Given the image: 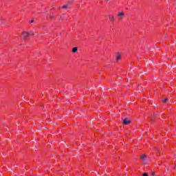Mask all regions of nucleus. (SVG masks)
<instances>
[{"mask_svg":"<svg viewBox=\"0 0 176 176\" xmlns=\"http://www.w3.org/2000/svg\"><path fill=\"white\" fill-rule=\"evenodd\" d=\"M30 36V32H22V39L23 41H27V38Z\"/></svg>","mask_w":176,"mask_h":176,"instance_id":"f257e3e1","label":"nucleus"},{"mask_svg":"<svg viewBox=\"0 0 176 176\" xmlns=\"http://www.w3.org/2000/svg\"><path fill=\"white\" fill-rule=\"evenodd\" d=\"M122 120L124 124H130V123H131V120L128 118H126V119L122 118Z\"/></svg>","mask_w":176,"mask_h":176,"instance_id":"f03ea898","label":"nucleus"},{"mask_svg":"<svg viewBox=\"0 0 176 176\" xmlns=\"http://www.w3.org/2000/svg\"><path fill=\"white\" fill-rule=\"evenodd\" d=\"M140 159L146 162L148 160L146 155H140Z\"/></svg>","mask_w":176,"mask_h":176,"instance_id":"7ed1b4c3","label":"nucleus"},{"mask_svg":"<svg viewBox=\"0 0 176 176\" xmlns=\"http://www.w3.org/2000/svg\"><path fill=\"white\" fill-rule=\"evenodd\" d=\"M118 16L120 17V19H123V17L124 16V12H118Z\"/></svg>","mask_w":176,"mask_h":176,"instance_id":"20e7f679","label":"nucleus"},{"mask_svg":"<svg viewBox=\"0 0 176 176\" xmlns=\"http://www.w3.org/2000/svg\"><path fill=\"white\" fill-rule=\"evenodd\" d=\"M109 19L111 21H115V16L113 15L109 14Z\"/></svg>","mask_w":176,"mask_h":176,"instance_id":"39448f33","label":"nucleus"},{"mask_svg":"<svg viewBox=\"0 0 176 176\" xmlns=\"http://www.w3.org/2000/svg\"><path fill=\"white\" fill-rule=\"evenodd\" d=\"M4 21H5V19H4L0 18V23H1V24L2 25H5Z\"/></svg>","mask_w":176,"mask_h":176,"instance_id":"423d86ee","label":"nucleus"},{"mask_svg":"<svg viewBox=\"0 0 176 176\" xmlns=\"http://www.w3.org/2000/svg\"><path fill=\"white\" fill-rule=\"evenodd\" d=\"M122 58V56H120V54L118 53L116 61H119Z\"/></svg>","mask_w":176,"mask_h":176,"instance_id":"0eeeda50","label":"nucleus"},{"mask_svg":"<svg viewBox=\"0 0 176 176\" xmlns=\"http://www.w3.org/2000/svg\"><path fill=\"white\" fill-rule=\"evenodd\" d=\"M72 52L73 53H76V52H78V47H75L72 49Z\"/></svg>","mask_w":176,"mask_h":176,"instance_id":"6e6552de","label":"nucleus"},{"mask_svg":"<svg viewBox=\"0 0 176 176\" xmlns=\"http://www.w3.org/2000/svg\"><path fill=\"white\" fill-rule=\"evenodd\" d=\"M69 7V4H66V5L63 6L62 7V9H68Z\"/></svg>","mask_w":176,"mask_h":176,"instance_id":"1a4fd4ad","label":"nucleus"},{"mask_svg":"<svg viewBox=\"0 0 176 176\" xmlns=\"http://www.w3.org/2000/svg\"><path fill=\"white\" fill-rule=\"evenodd\" d=\"M167 101H168V98H165L162 100V102H163L164 104H166V102H167Z\"/></svg>","mask_w":176,"mask_h":176,"instance_id":"9d476101","label":"nucleus"},{"mask_svg":"<svg viewBox=\"0 0 176 176\" xmlns=\"http://www.w3.org/2000/svg\"><path fill=\"white\" fill-rule=\"evenodd\" d=\"M142 176H149V175H148L146 173H142Z\"/></svg>","mask_w":176,"mask_h":176,"instance_id":"9b49d317","label":"nucleus"},{"mask_svg":"<svg viewBox=\"0 0 176 176\" xmlns=\"http://www.w3.org/2000/svg\"><path fill=\"white\" fill-rule=\"evenodd\" d=\"M50 19H54V15H50Z\"/></svg>","mask_w":176,"mask_h":176,"instance_id":"f8f14e48","label":"nucleus"},{"mask_svg":"<svg viewBox=\"0 0 176 176\" xmlns=\"http://www.w3.org/2000/svg\"><path fill=\"white\" fill-rule=\"evenodd\" d=\"M152 175H153V176H155V175H156V174H155L154 172H153V173H152Z\"/></svg>","mask_w":176,"mask_h":176,"instance_id":"ddd939ff","label":"nucleus"},{"mask_svg":"<svg viewBox=\"0 0 176 176\" xmlns=\"http://www.w3.org/2000/svg\"><path fill=\"white\" fill-rule=\"evenodd\" d=\"M31 34H32V35L33 36L35 35V33H34V32H32Z\"/></svg>","mask_w":176,"mask_h":176,"instance_id":"4468645a","label":"nucleus"},{"mask_svg":"<svg viewBox=\"0 0 176 176\" xmlns=\"http://www.w3.org/2000/svg\"><path fill=\"white\" fill-rule=\"evenodd\" d=\"M30 23H34V20L30 21Z\"/></svg>","mask_w":176,"mask_h":176,"instance_id":"2eb2a0df","label":"nucleus"},{"mask_svg":"<svg viewBox=\"0 0 176 176\" xmlns=\"http://www.w3.org/2000/svg\"><path fill=\"white\" fill-rule=\"evenodd\" d=\"M174 168H176V165L174 166Z\"/></svg>","mask_w":176,"mask_h":176,"instance_id":"dca6fc26","label":"nucleus"},{"mask_svg":"<svg viewBox=\"0 0 176 176\" xmlns=\"http://www.w3.org/2000/svg\"><path fill=\"white\" fill-rule=\"evenodd\" d=\"M157 151H159V149L157 148Z\"/></svg>","mask_w":176,"mask_h":176,"instance_id":"f3484780","label":"nucleus"},{"mask_svg":"<svg viewBox=\"0 0 176 176\" xmlns=\"http://www.w3.org/2000/svg\"><path fill=\"white\" fill-rule=\"evenodd\" d=\"M166 171H168V169H166Z\"/></svg>","mask_w":176,"mask_h":176,"instance_id":"a211bd4d","label":"nucleus"},{"mask_svg":"<svg viewBox=\"0 0 176 176\" xmlns=\"http://www.w3.org/2000/svg\"><path fill=\"white\" fill-rule=\"evenodd\" d=\"M105 1H109V0H105Z\"/></svg>","mask_w":176,"mask_h":176,"instance_id":"6ab92c4d","label":"nucleus"}]
</instances>
